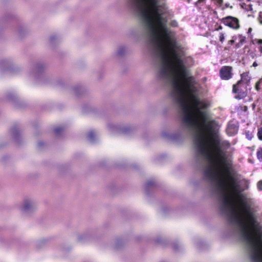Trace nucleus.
Returning <instances> with one entry per match:
<instances>
[{
	"mask_svg": "<svg viewBox=\"0 0 262 262\" xmlns=\"http://www.w3.org/2000/svg\"><path fill=\"white\" fill-rule=\"evenodd\" d=\"M156 56L158 75L171 86V95L179 106L183 129L193 136L196 156L202 163L204 178L219 198L221 211L239 203L241 194L236 180L232 176L231 157L223 148L230 143L222 141L218 124L208 113L210 102L195 95L194 78L186 66L192 63L184 48L177 42H149Z\"/></svg>",
	"mask_w": 262,
	"mask_h": 262,
	"instance_id": "1",
	"label": "nucleus"
},
{
	"mask_svg": "<svg viewBox=\"0 0 262 262\" xmlns=\"http://www.w3.org/2000/svg\"><path fill=\"white\" fill-rule=\"evenodd\" d=\"M239 203L221 211L234 234L246 244L251 262H262V225L253 200L241 196Z\"/></svg>",
	"mask_w": 262,
	"mask_h": 262,
	"instance_id": "2",
	"label": "nucleus"
},
{
	"mask_svg": "<svg viewBox=\"0 0 262 262\" xmlns=\"http://www.w3.org/2000/svg\"><path fill=\"white\" fill-rule=\"evenodd\" d=\"M222 22L226 26L233 29H238L239 27L237 18L232 16H227L222 19Z\"/></svg>",
	"mask_w": 262,
	"mask_h": 262,
	"instance_id": "3",
	"label": "nucleus"
},
{
	"mask_svg": "<svg viewBox=\"0 0 262 262\" xmlns=\"http://www.w3.org/2000/svg\"><path fill=\"white\" fill-rule=\"evenodd\" d=\"M232 67L225 66L221 68L220 70V76L222 79L228 80L231 77Z\"/></svg>",
	"mask_w": 262,
	"mask_h": 262,
	"instance_id": "4",
	"label": "nucleus"
},
{
	"mask_svg": "<svg viewBox=\"0 0 262 262\" xmlns=\"http://www.w3.org/2000/svg\"><path fill=\"white\" fill-rule=\"evenodd\" d=\"M35 208V205L33 202L30 200H26L24 202L22 207V210L24 212H28L33 210Z\"/></svg>",
	"mask_w": 262,
	"mask_h": 262,
	"instance_id": "5",
	"label": "nucleus"
},
{
	"mask_svg": "<svg viewBox=\"0 0 262 262\" xmlns=\"http://www.w3.org/2000/svg\"><path fill=\"white\" fill-rule=\"evenodd\" d=\"M241 80L239 81L236 84H234L233 86V92L234 93H237V86L242 81L248 83L250 80V77L248 76V74L247 73H243L241 74Z\"/></svg>",
	"mask_w": 262,
	"mask_h": 262,
	"instance_id": "6",
	"label": "nucleus"
},
{
	"mask_svg": "<svg viewBox=\"0 0 262 262\" xmlns=\"http://www.w3.org/2000/svg\"><path fill=\"white\" fill-rule=\"evenodd\" d=\"M237 127L234 124H229L227 128L228 134L231 136L235 134L237 132Z\"/></svg>",
	"mask_w": 262,
	"mask_h": 262,
	"instance_id": "7",
	"label": "nucleus"
},
{
	"mask_svg": "<svg viewBox=\"0 0 262 262\" xmlns=\"http://www.w3.org/2000/svg\"><path fill=\"white\" fill-rule=\"evenodd\" d=\"M64 130L63 127H58L55 128L54 132L56 135L58 136Z\"/></svg>",
	"mask_w": 262,
	"mask_h": 262,
	"instance_id": "8",
	"label": "nucleus"
},
{
	"mask_svg": "<svg viewBox=\"0 0 262 262\" xmlns=\"http://www.w3.org/2000/svg\"><path fill=\"white\" fill-rule=\"evenodd\" d=\"M125 51H126V50H125V48L120 47L118 50L117 54H118V55H119L120 56H122L124 54V53L125 52Z\"/></svg>",
	"mask_w": 262,
	"mask_h": 262,
	"instance_id": "9",
	"label": "nucleus"
},
{
	"mask_svg": "<svg viewBox=\"0 0 262 262\" xmlns=\"http://www.w3.org/2000/svg\"><path fill=\"white\" fill-rule=\"evenodd\" d=\"M94 133L93 132H90L88 134L89 140L91 142H93L94 141Z\"/></svg>",
	"mask_w": 262,
	"mask_h": 262,
	"instance_id": "10",
	"label": "nucleus"
},
{
	"mask_svg": "<svg viewBox=\"0 0 262 262\" xmlns=\"http://www.w3.org/2000/svg\"><path fill=\"white\" fill-rule=\"evenodd\" d=\"M247 96V94L245 92H240L238 95L236 96V98L242 99L245 98Z\"/></svg>",
	"mask_w": 262,
	"mask_h": 262,
	"instance_id": "11",
	"label": "nucleus"
},
{
	"mask_svg": "<svg viewBox=\"0 0 262 262\" xmlns=\"http://www.w3.org/2000/svg\"><path fill=\"white\" fill-rule=\"evenodd\" d=\"M257 156L259 160H262V148H260L257 152Z\"/></svg>",
	"mask_w": 262,
	"mask_h": 262,
	"instance_id": "12",
	"label": "nucleus"
},
{
	"mask_svg": "<svg viewBox=\"0 0 262 262\" xmlns=\"http://www.w3.org/2000/svg\"><path fill=\"white\" fill-rule=\"evenodd\" d=\"M257 135H258V138L260 140H262V127L259 129L258 133H257Z\"/></svg>",
	"mask_w": 262,
	"mask_h": 262,
	"instance_id": "13",
	"label": "nucleus"
},
{
	"mask_svg": "<svg viewBox=\"0 0 262 262\" xmlns=\"http://www.w3.org/2000/svg\"><path fill=\"white\" fill-rule=\"evenodd\" d=\"M170 26L173 27H176L178 26V23L176 20H172L170 23Z\"/></svg>",
	"mask_w": 262,
	"mask_h": 262,
	"instance_id": "14",
	"label": "nucleus"
},
{
	"mask_svg": "<svg viewBox=\"0 0 262 262\" xmlns=\"http://www.w3.org/2000/svg\"><path fill=\"white\" fill-rule=\"evenodd\" d=\"M155 184L154 182L152 181H148L147 183H146V187H150V186H152L154 185Z\"/></svg>",
	"mask_w": 262,
	"mask_h": 262,
	"instance_id": "15",
	"label": "nucleus"
},
{
	"mask_svg": "<svg viewBox=\"0 0 262 262\" xmlns=\"http://www.w3.org/2000/svg\"><path fill=\"white\" fill-rule=\"evenodd\" d=\"M257 187L259 190H262V181H260L257 183Z\"/></svg>",
	"mask_w": 262,
	"mask_h": 262,
	"instance_id": "16",
	"label": "nucleus"
},
{
	"mask_svg": "<svg viewBox=\"0 0 262 262\" xmlns=\"http://www.w3.org/2000/svg\"><path fill=\"white\" fill-rule=\"evenodd\" d=\"M224 34L223 33H221L220 34V40L221 42H223L224 40Z\"/></svg>",
	"mask_w": 262,
	"mask_h": 262,
	"instance_id": "17",
	"label": "nucleus"
},
{
	"mask_svg": "<svg viewBox=\"0 0 262 262\" xmlns=\"http://www.w3.org/2000/svg\"><path fill=\"white\" fill-rule=\"evenodd\" d=\"M260 83V81H258L256 84V86H255V88L258 91L259 90V84Z\"/></svg>",
	"mask_w": 262,
	"mask_h": 262,
	"instance_id": "18",
	"label": "nucleus"
},
{
	"mask_svg": "<svg viewBox=\"0 0 262 262\" xmlns=\"http://www.w3.org/2000/svg\"><path fill=\"white\" fill-rule=\"evenodd\" d=\"M205 0H198L195 4L196 6L198 5V4L204 2Z\"/></svg>",
	"mask_w": 262,
	"mask_h": 262,
	"instance_id": "19",
	"label": "nucleus"
},
{
	"mask_svg": "<svg viewBox=\"0 0 262 262\" xmlns=\"http://www.w3.org/2000/svg\"><path fill=\"white\" fill-rule=\"evenodd\" d=\"M216 2L220 4V5H221L223 3V0H216Z\"/></svg>",
	"mask_w": 262,
	"mask_h": 262,
	"instance_id": "20",
	"label": "nucleus"
},
{
	"mask_svg": "<svg viewBox=\"0 0 262 262\" xmlns=\"http://www.w3.org/2000/svg\"><path fill=\"white\" fill-rule=\"evenodd\" d=\"M257 43H258L259 45H261V44H262V39H259V40H258V41H257Z\"/></svg>",
	"mask_w": 262,
	"mask_h": 262,
	"instance_id": "21",
	"label": "nucleus"
},
{
	"mask_svg": "<svg viewBox=\"0 0 262 262\" xmlns=\"http://www.w3.org/2000/svg\"><path fill=\"white\" fill-rule=\"evenodd\" d=\"M234 42V40H230L229 41V43H230L231 45H232Z\"/></svg>",
	"mask_w": 262,
	"mask_h": 262,
	"instance_id": "22",
	"label": "nucleus"
},
{
	"mask_svg": "<svg viewBox=\"0 0 262 262\" xmlns=\"http://www.w3.org/2000/svg\"><path fill=\"white\" fill-rule=\"evenodd\" d=\"M24 29L23 28H21V29H20L19 30V31H19V33L20 34V35H21V31H24Z\"/></svg>",
	"mask_w": 262,
	"mask_h": 262,
	"instance_id": "23",
	"label": "nucleus"
},
{
	"mask_svg": "<svg viewBox=\"0 0 262 262\" xmlns=\"http://www.w3.org/2000/svg\"><path fill=\"white\" fill-rule=\"evenodd\" d=\"M253 66L256 67L257 66V63L256 62H254L253 63Z\"/></svg>",
	"mask_w": 262,
	"mask_h": 262,
	"instance_id": "24",
	"label": "nucleus"
},
{
	"mask_svg": "<svg viewBox=\"0 0 262 262\" xmlns=\"http://www.w3.org/2000/svg\"><path fill=\"white\" fill-rule=\"evenodd\" d=\"M225 7H226V8H227V7H229V5L228 4H225Z\"/></svg>",
	"mask_w": 262,
	"mask_h": 262,
	"instance_id": "25",
	"label": "nucleus"
},
{
	"mask_svg": "<svg viewBox=\"0 0 262 262\" xmlns=\"http://www.w3.org/2000/svg\"><path fill=\"white\" fill-rule=\"evenodd\" d=\"M252 30V29L251 28H249V30H248V33L250 32Z\"/></svg>",
	"mask_w": 262,
	"mask_h": 262,
	"instance_id": "26",
	"label": "nucleus"
},
{
	"mask_svg": "<svg viewBox=\"0 0 262 262\" xmlns=\"http://www.w3.org/2000/svg\"><path fill=\"white\" fill-rule=\"evenodd\" d=\"M222 29V27H221V26H220V27H219V28H218L217 30H221V29Z\"/></svg>",
	"mask_w": 262,
	"mask_h": 262,
	"instance_id": "27",
	"label": "nucleus"
},
{
	"mask_svg": "<svg viewBox=\"0 0 262 262\" xmlns=\"http://www.w3.org/2000/svg\"><path fill=\"white\" fill-rule=\"evenodd\" d=\"M244 5H245L244 3V4H242V5H241V7H242V8H244Z\"/></svg>",
	"mask_w": 262,
	"mask_h": 262,
	"instance_id": "28",
	"label": "nucleus"
},
{
	"mask_svg": "<svg viewBox=\"0 0 262 262\" xmlns=\"http://www.w3.org/2000/svg\"><path fill=\"white\" fill-rule=\"evenodd\" d=\"M249 9H250V10H252V6L251 5H249Z\"/></svg>",
	"mask_w": 262,
	"mask_h": 262,
	"instance_id": "29",
	"label": "nucleus"
},
{
	"mask_svg": "<svg viewBox=\"0 0 262 262\" xmlns=\"http://www.w3.org/2000/svg\"><path fill=\"white\" fill-rule=\"evenodd\" d=\"M38 145H39V146H41V143H38Z\"/></svg>",
	"mask_w": 262,
	"mask_h": 262,
	"instance_id": "30",
	"label": "nucleus"
},
{
	"mask_svg": "<svg viewBox=\"0 0 262 262\" xmlns=\"http://www.w3.org/2000/svg\"><path fill=\"white\" fill-rule=\"evenodd\" d=\"M51 40H53V38L51 37Z\"/></svg>",
	"mask_w": 262,
	"mask_h": 262,
	"instance_id": "31",
	"label": "nucleus"
},
{
	"mask_svg": "<svg viewBox=\"0 0 262 262\" xmlns=\"http://www.w3.org/2000/svg\"><path fill=\"white\" fill-rule=\"evenodd\" d=\"M260 52H262V47L260 49Z\"/></svg>",
	"mask_w": 262,
	"mask_h": 262,
	"instance_id": "32",
	"label": "nucleus"
},
{
	"mask_svg": "<svg viewBox=\"0 0 262 262\" xmlns=\"http://www.w3.org/2000/svg\"><path fill=\"white\" fill-rule=\"evenodd\" d=\"M173 139H177V137H174Z\"/></svg>",
	"mask_w": 262,
	"mask_h": 262,
	"instance_id": "33",
	"label": "nucleus"
},
{
	"mask_svg": "<svg viewBox=\"0 0 262 262\" xmlns=\"http://www.w3.org/2000/svg\"><path fill=\"white\" fill-rule=\"evenodd\" d=\"M260 23L262 24V20L260 21Z\"/></svg>",
	"mask_w": 262,
	"mask_h": 262,
	"instance_id": "34",
	"label": "nucleus"
}]
</instances>
